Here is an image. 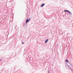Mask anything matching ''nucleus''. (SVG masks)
Instances as JSON below:
<instances>
[{"mask_svg": "<svg viewBox=\"0 0 73 73\" xmlns=\"http://www.w3.org/2000/svg\"><path fill=\"white\" fill-rule=\"evenodd\" d=\"M48 40H49L48 39H46L45 42V44H46V43H47V42L48 41Z\"/></svg>", "mask_w": 73, "mask_h": 73, "instance_id": "f257e3e1", "label": "nucleus"}, {"mask_svg": "<svg viewBox=\"0 0 73 73\" xmlns=\"http://www.w3.org/2000/svg\"><path fill=\"white\" fill-rule=\"evenodd\" d=\"M44 5H45V4L44 3L42 4L41 5V7H44Z\"/></svg>", "mask_w": 73, "mask_h": 73, "instance_id": "f03ea898", "label": "nucleus"}, {"mask_svg": "<svg viewBox=\"0 0 73 73\" xmlns=\"http://www.w3.org/2000/svg\"><path fill=\"white\" fill-rule=\"evenodd\" d=\"M29 21V20L27 19L26 21V23H28V22Z\"/></svg>", "mask_w": 73, "mask_h": 73, "instance_id": "7ed1b4c3", "label": "nucleus"}, {"mask_svg": "<svg viewBox=\"0 0 73 73\" xmlns=\"http://www.w3.org/2000/svg\"><path fill=\"white\" fill-rule=\"evenodd\" d=\"M64 11L66 12H69V11L68 10H65Z\"/></svg>", "mask_w": 73, "mask_h": 73, "instance_id": "20e7f679", "label": "nucleus"}, {"mask_svg": "<svg viewBox=\"0 0 73 73\" xmlns=\"http://www.w3.org/2000/svg\"><path fill=\"white\" fill-rule=\"evenodd\" d=\"M66 62H69V61L67 59H66V60L65 61Z\"/></svg>", "mask_w": 73, "mask_h": 73, "instance_id": "39448f33", "label": "nucleus"}, {"mask_svg": "<svg viewBox=\"0 0 73 73\" xmlns=\"http://www.w3.org/2000/svg\"><path fill=\"white\" fill-rule=\"evenodd\" d=\"M68 13H69V14H70V15H71V14H72V13H70V12H69V11H68Z\"/></svg>", "mask_w": 73, "mask_h": 73, "instance_id": "423d86ee", "label": "nucleus"}, {"mask_svg": "<svg viewBox=\"0 0 73 73\" xmlns=\"http://www.w3.org/2000/svg\"><path fill=\"white\" fill-rule=\"evenodd\" d=\"M22 44H24V42H22Z\"/></svg>", "mask_w": 73, "mask_h": 73, "instance_id": "0eeeda50", "label": "nucleus"}, {"mask_svg": "<svg viewBox=\"0 0 73 73\" xmlns=\"http://www.w3.org/2000/svg\"><path fill=\"white\" fill-rule=\"evenodd\" d=\"M0 61H1V60H0Z\"/></svg>", "mask_w": 73, "mask_h": 73, "instance_id": "6e6552de", "label": "nucleus"}]
</instances>
